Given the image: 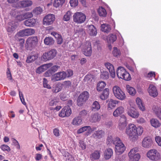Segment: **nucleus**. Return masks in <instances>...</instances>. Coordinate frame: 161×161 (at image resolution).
Segmentation results:
<instances>
[{"label":"nucleus","mask_w":161,"mask_h":161,"mask_svg":"<svg viewBox=\"0 0 161 161\" xmlns=\"http://www.w3.org/2000/svg\"><path fill=\"white\" fill-rule=\"evenodd\" d=\"M19 92V96L20 99V100L22 103L24 105H26V104L25 102V99L24 98L23 94L22 92L19 90V89H18Z\"/></svg>","instance_id":"nucleus-55"},{"label":"nucleus","mask_w":161,"mask_h":161,"mask_svg":"<svg viewBox=\"0 0 161 161\" xmlns=\"http://www.w3.org/2000/svg\"><path fill=\"white\" fill-rule=\"evenodd\" d=\"M113 92L114 96L117 99L123 100L125 98V93L118 86H115L113 87Z\"/></svg>","instance_id":"nucleus-4"},{"label":"nucleus","mask_w":161,"mask_h":161,"mask_svg":"<svg viewBox=\"0 0 161 161\" xmlns=\"http://www.w3.org/2000/svg\"><path fill=\"white\" fill-rule=\"evenodd\" d=\"M117 39L116 36L114 34H111L107 37V41L110 43H113Z\"/></svg>","instance_id":"nucleus-37"},{"label":"nucleus","mask_w":161,"mask_h":161,"mask_svg":"<svg viewBox=\"0 0 161 161\" xmlns=\"http://www.w3.org/2000/svg\"><path fill=\"white\" fill-rule=\"evenodd\" d=\"M16 19L17 20L20 21L24 20L25 19V18L24 14L17 15L16 16Z\"/></svg>","instance_id":"nucleus-58"},{"label":"nucleus","mask_w":161,"mask_h":161,"mask_svg":"<svg viewBox=\"0 0 161 161\" xmlns=\"http://www.w3.org/2000/svg\"><path fill=\"white\" fill-rule=\"evenodd\" d=\"M137 127L134 124H130L126 129L125 133L130 139L132 141H136L138 136H137Z\"/></svg>","instance_id":"nucleus-1"},{"label":"nucleus","mask_w":161,"mask_h":161,"mask_svg":"<svg viewBox=\"0 0 161 161\" xmlns=\"http://www.w3.org/2000/svg\"><path fill=\"white\" fill-rule=\"evenodd\" d=\"M44 43L46 45H52L53 44L54 41L51 37H47L44 39Z\"/></svg>","instance_id":"nucleus-41"},{"label":"nucleus","mask_w":161,"mask_h":161,"mask_svg":"<svg viewBox=\"0 0 161 161\" xmlns=\"http://www.w3.org/2000/svg\"><path fill=\"white\" fill-rule=\"evenodd\" d=\"M52 35L57 40L58 44H61L63 42V39L61 35L56 32H53L51 33Z\"/></svg>","instance_id":"nucleus-27"},{"label":"nucleus","mask_w":161,"mask_h":161,"mask_svg":"<svg viewBox=\"0 0 161 161\" xmlns=\"http://www.w3.org/2000/svg\"><path fill=\"white\" fill-rule=\"evenodd\" d=\"M65 0H55L53 6L56 8H57L61 6L64 2Z\"/></svg>","instance_id":"nucleus-47"},{"label":"nucleus","mask_w":161,"mask_h":161,"mask_svg":"<svg viewBox=\"0 0 161 161\" xmlns=\"http://www.w3.org/2000/svg\"><path fill=\"white\" fill-rule=\"evenodd\" d=\"M38 40L36 36H32L28 38L26 42L25 47L28 49L34 47L37 44Z\"/></svg>","instance_id":"nucleus-8"},{"label":"nucleus","mask_w":161,"mask_h":161,"mask_svg":"<svg viewBox=\"0 0 161 161\" xmlns=\"http://www.w3.org/2000/svg\"><path fill=\"white\" fill-rule=\"evenodd\" d=\"M83 54L86 56H90L92 53V48L91 42L86 41L82 46Z\"/></svg>","instance_id":"nucleus-9"},{"label":"nucleus","mask_w":161,"mask_h":161,"mask_svg":"<svg viewBox=\"0 0 161 161\" xmlns=\"http://www.w3.org/2000/svg\"><path fill=\"white\" fill-rule=\"evenodd\" d=\"M35 33V31L34 29L28 28L20 31L17 33L16 36H18L24 37L32 35Z\"/></svg>","instance_id":"nucleus-12"},{"label":"nucleus","mask_w":161,"mask_h":161,"mask_svg":"<svg viewBox=\"0 0 161 161\" xmlns=\"http://www.w3.org/2000/svg\"><path fill=\"white\" fill-rule=\"evenodd\" d=\"M32 4V2L30 0H24L20 2V5L22 7H30Z\"/></svg>","instance_id":"nucleus-39"},{"label":"nucleus","mask_w":161,"mask_h":161,"mask_svg":"<svg viewBox=\"0 0 161 161\" xmlns=\"http://www.w3.org/2000/svg\"><path fill=\"white\" fill-rule=\"evenodd\" d=\"M55 19V17L53 14H49L46 15L43 19V24L46 25H51Z\"/></svg>","instance_id":"nucleus-15"},{"label":"nucleus","mask_w":161,"mask_h":161,"mask_svg":"<svg viewBox=\"0 0 161 161\" xmlns=\"http://www.w3.org/2000/svg\"><path fill=\"white\" fill-rule=\"evenodd\" d=\"M105 66L109 70L111 76L114 78L115 76V73L113 65L110 63L107 62L105 64Z\"/></svg>","instance_id":"nucleus-18"},{"label":"nucleus","mask_w":161,"mask_h":161,"mask_svg":"<svg viewBox=\"0 0 161 161\" xmlns=\"http://www.w3.org/2000/svg\"><path fill=\"white\" fill-rule=\"evenodd\" d=\"M37 57L36 55H29L27 57L26 62L28 63L32 62L35 60Z\"/></svg>","instance_id":"nucleus-45"},{"label":"nucleus","mask_w":161,"mask_h":161,"mask_svg":"<svg viewBox=\"0 0 161 161\" xmlns=\"http://www.w3.org/2000/svg\"><path fill=\"white\" fill-rule=\"evenodd\" d=\"M62 89V87L60 84H57L53 85L52 91L54 93H58L60 92Z\"/></svg>","instance_id":"nucleus-40"},{"label":"nucleus","mask_w":161,"mask_h":161,"mask_svg":"<svg viewBox=\"0 0 161 161\" xmlns=\"http://www.w3.org/2000/svg\"><path fill=\"white\" fill-rule=\"evenodd\" d=\"M136 122L140 124H142L146 123V120L142 117H140L136 120Z\"/></svg>","instance_id":"nucleus-64"},{"label":"nucleus","mask_w":161,"mask_h":161,"mask_svg":"<svg viewBox=\"0 0 161 161\" xmlns=\"http://www.w3.org/2000/svg\"><path fill=\"white\" fill-rule=\"evenodd\" d=\"M89 97L88 92L84 91L81 93L77 99V104L79 106H82L87 100Z\"/></svg>","instance_id":"nucleus-7"},{"label":"nucleus","mask_w":161,"mask_h":161,"mask_svg":"<svg viewBox=\"0 0 161 161\" xmlns=\"http://www.w3.org/2000/svg\"><path fill=\"white\" fill-rule=\"evenodd\" d=\"M127 125V118L125 115H122L119 120L118 128L120 130H123L125 129Z\"/></svg>","instance_id":"nucleus-14"},{"label":"nucleus","mask_w":161,"mask_h":161,"mask_svg":"<svg viewBox=\"0 0 161 161\" xmlns=\"http://www.w3.org/2000/svg\"><path fill=\"white\" fill-rule=\"evenodd\" d=\"M116 73L117 76L119 78H121L127 81L131 79L130 74L123 67H119L117 70Z\"/></svg>","instance_id":"nucleus-2"},{"label":"nucleus","mask_w":161,"mask_h":161,"mask_svg":"<svg viewBox=\"0 0 161 161\" xmlns=\"http://www.w3.org/2000/svg\"><path fill=\"white\" fill-rule=\"evenodd\" d=\"M87 114V111L85 110H83L81 111L79 113V115L80 117H85Z\"/></svg>","instance_id":"nucleus-62"},{"label":"nucleus","mask_w":161,"mask_h":161,"mask_svg":"<svg viewBox=\"0 0 161 161\" xmlns=\"http://www.w3.org/2000/svg\"><path fill=\"white\" fill-rule=\"evenodd\" d=\"M124 111V108L122 106H120L117 108L114 112L113 115L115 117H118L119 115L122 114Z\"/></svg>","instance_id":"nucleus-28"},{"label":"nucleus","mask_w":161,"mask_h":161,"mask_svg":"<svg viewBox=\"0 0 161 161\" xmlns=\"http://www.w3.org/2000/svg\"><path fill=\"white\" fill-rule=\"evenodd\" d=\"M152 144V140L150 137H146L144 138L142 142V146L145 148L150 147Z\"/></svg>","instance_id":"nucleus-19"},{"label":"nucleus","mask_w":161,"mask_h":161,"mask_svg":"<svg viewBox=\"0 0 161 161\" xmlns=\"http://www.w3.org/2000/svg\"><path fill=\"white\" fill-rule=\"evenodd\" d=\"M47 53L50 59L51 60L56 56L57 54V51L55 49H53L47 52Z\"/></svg>","instance_id":"nucleus-43"},{"label":"nucleus","mask_w":161,"mask_h":161,"mask_svg":"<svg viewBox=\"0 0 161 161\" xmlns=\"http://www.w3.org/2000/svg\"><path fill=\"white\" fill-rule=\"evenodd\" d=\"M70 3L71 7H75L78 4V0H70Z\"/></svg>","instance_id":"nucleus-59"},{"label":"nucleus","mask_w":161,"mask_h":161,"mask_svg":"<svg viewBox=\"0 0 161 161\" xmlns=\"http://www.w3.org/2000/svg\"><path fill=\"white\" fill-rule=\"evenodd\" d=\"M72 124L73 125L75 126L80 125L82 124V119L78 117H75L73 120Z\"/></svg>","instance_id":"nucleus-36"},{"label":"nucleus","mask_w":161,"mask_h":161,"mask_svg":"<svg viewBox=\"0 0 161 161\" xmlns=\"http://www.w3.org/2000/svg\"><path fill=\"white\" fill-rule=\"evenodd\" d=\"M107 102L108 103V108L109 110L112 109L115 107L116 104L119 103L118 101L112 99H109L107 100Z\"/></svg>","instance_id":"nucleus-23"},{"label":"nucleus","mask_w":161,"mask_h":161,"mask_svg":"<svg viewBox=\"0 0 161 161\" xmlns=\"http://www.w3.org/2000/svg\"><path fill=\"white\" fill-rule=\"evenodd\" d=\"M59 102V99L57 97H53L49 100V105L50 106L56 105Z\"/></svg>","instance_id":"nucleus-33"},{"label":"nucleus","mask_w":161,"mask_h":161,"mask_svg":"<svg viewBox=\"0 0 161 161\" xmlns=\"http://www.w3.org/2000/svg\"><path fill=\"white\" fill-rule=\"evenodd\" d=\"M110 25L107 24H102L101 25V30L105 32L108 33L111 30Z\"/></svg>","instance_id":"nucleus-35"},{"label":"nucleus","mask_w":161,"mask_h":161,"mask_svg":"<svg viewBox=\"0 0 161 161\" xmlns=\"http://www.w3.org/2000/svg\"><path fill=\"white\" fill-rule=\"evenodd\" d=\"M101 117L100 115L97 113L92 114L90 118V121L92 123H95L100 120Z\"/></svg>","instance_id":"nucleus-25"},{"label":"nucleus","mask_w":161,"mask_h":161,"mask_svg":"<svg viewBox=\"0 0 161 161\" xmlns=\"http://www.w3.org/2000/svg\"><path fill=\"white\" fill-rule=\"evenodd\" d=\"M126 87L127 92L130 95L132 96H134L135 95L136 91L134 88L131 87L129 85H126Z\"/></svg>","instance_id":"nucleus-38"},{"label":"nucleus","mask_w":161,"mask_h":161,"mask_svg":"<svg viewBox=\"0 0 161 161\" xmlns=\"http://www.w3.org/2000/svg\"><path fill=\"white\" fill-rule=\"evenodd\" d=\"M104 132L102 130H100L95 131L92 136L95 139H100L104 136Z\"/></svg>","instance_id":"nucleus-24"},{"label":"nucleus","mask_w":161,"mask_h":161,"mask_svg":"<svg viewBox=\"0 0 161 161\" xmlns=\"http://www.w3.org/2000/svg\"><path fill=\"white\" fill-rule=\"evenodd\" d=\"M100 157V153L98 151H95L90 155V159L92 161L98 159Z\"/></svg>","instance_id":"nucleus-32"},{"label":"nucleus","mask_w":161,"mask_h":161,"mask_svg":"<svg viewBox=\"0 0 161 161\" xmlns=\"http://www.w3.org/2000/svg\"><path fill=\"white\" fill-rule=\"evenodd\" d=\"M76 33L81 36L84 35L85 34V32L84 30L82 28H80L76 31Z\"/></svg>","instance_id":"nucleus-61"},{"label":"nucleus","mask_w":161,"mask_h":161,"mask_svg":"<svg viewBox=\"0 0 161 161\" xmlns=\"http://www.w3.org/2000/svg\"><path fill=\"white\" fill-rule=\"evenodd\" d=\"M150 122L151 126L156 128L160 127L161 125V123L157 119L152 118Z\"/></svg>","instance_id":"nucleus-26"},{"label":"nucleus","mask_w":161,"mask_h":161,"mask_svg":"<svg viewBox=\"0 0 161 161\" xmlns=\"http://www.w3.org/2000/svg\"><path fill=\"white\" fill-rule=\"evenodd\" d=\"M88 33L91 36H95L97 34V31L96 28L92 25H88L86 26Z\"/></svg>","instance_id":"nucleus-20"},{"label":"nucleus","mask_w":161,"mask_h":161,"mask_svg":"<svg viewBox=\"0 0 161 161\" xmlns=\"http://www.w3.org/2000/svg\"><path fill=\"white\" fill-rule=\"evenodd\" d=\"M36 22V20L35 19H29L24 21V24L27 26L33 27L35 25Z\"/></svg>","instance_id":"nucleus-29"},{"label":"nucleus","mask_w":161,"mask_h":161,"mask_svg":"<svg viewBox=\"0 0 161 161\" xmlns=\"http://www.w3.org/2000/svg\"><path fill=\"white\" fill-rule=\"evenodd\" d=\"M112 54L114 56L118 57L121 54L120 51L116 47H114L112 52Z\"/></svg>","instance_id":"nucleus-51"},{"label":"nucleus","mask_w":161,"mask_h":161,"mask_svg":"<svg viewBox=\"0 0 161 161\" xmlns=\"http://www.w3.org/2000/svg\"><path fill=\"white\" fill-rule=\"evenodd\" d=\"M147 156L152 160H157L160 158V154L156 150L153 149L147 152Z\"/></svg>","instance_id":"nucleus-10"},{"label":"nucleus","mask_w":161,"mask_h":161,"mask_svg":"<svg viewBox=\"0 0 161 161\" xmlns=\"http://www.w3.org/2000/svg\"><path fill=\"white\" fill-rule=\"evenodd\" d=\"M92 131V130L91 129L90 126H86L79 129L77 131V133L78 134H80L86 131V135L88 136L90 134Z\"/></svg>","instance_id":"nucleus-21"},{"label":"nucleus","mask_w":161,"mask_h":161,"mask_svg":"<svg viewBox=\"0 0 161 161\" xmlns=\"http://www.w3.org/2000/svg\"><path fill=\"white\" fill-rule=\"evenodd\" d=\"M52 65V64L51 63H48L46 64H43L42 65V67L45 71L48 68H50Z\"/></svg>","instance_id":"nucleus-63"},{"label":"nucleus","mask_w":161,"mask_h":161,"mask_svg":"<svg viewBox=\"0 0 161 161\" xmlns=\"http://www.w3.org/2000/svg\"><path fill=\"white\" fill-rule=\"evenodd\" d=\"M71 16V13L70 11H67L64 14L63 19L65 21H68L70 19Z\"/></svg>","instance_id":"nucleus-50"},{"label":"nucleus","mask_w":161,"mask_h":161,"mask_svg":"<svg viewBox=\"0 0 161 161\" xmlns=\"http://www.w3.org/2000/svg\"><path fill=\"white\" fill-rule=\"evenodd\" d=\"M92 110H98L100 108V105L98 102L97 101H95L92 105Z\"/></svg>","instance_id":"nucleus-53"},{"label":"nucleus","mask_w":161,"mask_h":161,"mask_svg":"<svg viewBox=\"0 0 161 161\" xmlns=\"http://www.w3.org/2000/svg\"><path fill=\"white\" fill-rule=\"evenodd\" d=\"M43 85L44 87L45 88H47L48 89H51V87L48 84V81L47 80V79L44 78L43 79Z\"/></svg>","instance_id":"nucleus-57"},{"label":"nucleus","mask_w":161,"mask_h":161,"mask_svg":"<svg viewBox=\"0 0 161 161\" xmlns=\"http://www.w3.org/2000/svg\"><path fill=\"white\" fill-rule=\"evenodd\" d=\"M72 111L69 106H65L59 112L58 115L61 117L69 116L71 114Z\"/></svg>","instance_id":"nucleus-13"},{"label":"nucleus","mask_w":161,"mask_h":161,"mask_svg":"<svg viewBox=\"0 0 161 161\" xmlns=\"http://www.w3.org/2000/svg\"><path fill=\"white\" fill-rule=\"evenodd\" d=\"M152 110L153 113L155 114L161 111V107L159 105H154L153 106Z\"/></svg>","instance_id":"nucleus-42"},{"label":"nucleus","mask_w":161,"mask_h":161,"mask_svg":"<svg viewBox=\"0 0 161 161\" xmlns=\"http://www.w3.org/2000/svg\"><path fill=\"white\" fill-rule=\"evenodd\" d=\"M18 25L17 23L14 21H11L8 24L7 28V31L12 32L14 31Z\"/></svg>","instance_id":"nucleus-22"},{"label":"nucleus","mask_w":161,"mask_h":161,"mask_svg":"<svg viewBox=\"0 0 161 161\" xmlns=\"http://www.w3.org/2000/svg\"><path fill=\"white\" fill-rule=\"evenodd\" d=\"M7 78L8 80H11L12 81V77L9 69L8 68L7 69V71L6 72Z\"/></svg>","instance_id":"nucleus-60"},{"label":"nucleus","mask_w":161,"mask_h":161,"mask_svg":"<svg viewBox=\"0 0 161 161\" xmlns=\"http://www.w3.org/2000/svg\"><path fill=\"white\" fill-rule=\"evenodd\" d=\"M147 91L149 95L153 97H156L158 95V92L156 87L153 84L149 85Z\"/></svg>","instance_id":"nucleus-16"},{"label":"nucleus","mask_w":161,"mask_h":161,"mask_svg":"<svg viewBox=\"0 0 161 161\" xmlns=\"http://www.w3.org/2000/svg\"><path fill=\"white\" fill-rule=\"evenodd\" d=\"M138 151V148L135 147L132 149L128 153L129 161H138L141 156L139 153H136Z\"/></svg>","instance_id":"nucleus-6"},{"label":"nucleus","mask_w":161,"mask_h":161,"mask_svg":"<svg viewBox=\"0 0 161 161\" xmlns=\"http://www.w3.org/2000/svg\"><path fill=\"white\" fill-rule=\"evenodd\" d=\"M41 59L44 61H47L51 60L47 52L43 54L41 57Z\"/></svg>","instance_id":"nucleus-52"},{"label":"nucleus","mask_w":161,"mask_h":161,"mask_svg":"<svg viewBox=\"0 0 161 161\" xmlns=\"http://www.w3.org/2000/svg\"><path fill=\"white\" fill-rule=\"evenodd\" d=\"M109 94V89L106 88L104 90L100 96V98L102 100H105L108 97Z\"/></svg>","instance_id":"nucleus-34"},{"label":"nucleus","mask_w":161,"mask_h":161,"mask_svg":"<svg viewBox=\"0 0 161 161\" xmlns=\"http://www.w3.org/2000/svg\"><path fill=\"white\" fill-rule=\"evenodd\" d=\"M67 77V73L64 71L58 72L53 75L51 80L53 81L61 80L65 79Z\"/></svg>","instance_id":"nucleus-11"},{"label":"nucleus","mask_w":161,"mask_h":161,"mask_svg":"<svg viewBox=\"0 0 161 161\" xmlns=\"http://www.w3.org/2000/svg\"><path fill=\"white\" fill-rule=\"evenodd\" d=\"M117 138H119L118 137H116L113 138L111 136H108L107 138V144H109L111 143H113L114 144V141Z\"/></svg>","instance_id":"nucleus-54"},{"label":"nucleus","mask_w":161,"mask_h":161,"mask_svg":"<svg viewBox=\"0 0 161 161\" xmlns=\"http://www.w3.org/2000/svg\"><path fill=\"white\" fill-rule=\"evenodd\" d=\"M100 77L103 79H107L109 77V73L107 71H103L101 72Z\"/></svg>","instance_id":"nucleus-49"},{"label":"nucleus","mask_w":161,"mask_h":161,"mask_svg":"<svg viewBox=\"0 0 161 161\" xmlns=\"http://www.w3.org/2000/svg\"><path fill=\"white\" fill-rule=\"evenodd\" d=\"M127 113L130 116L134 119L137 118L139 115V112L133 108L128 109Z\"/></svg>","instance_id":"nucleus-17"},{"label":"nucleus","mask_w":161,"mask_h":161,"mask_svg":"<svg viewBox=\"0 0 161 161\" xmlns=\"http://www.w3.org/2000/svg\"><path fill=\"white\" fill-rule=\"evenodd\" d=\"M136 103L139 109L143 111L145 110V108L144 103L141 99L139 97H137L136 99Z\"/></svg>","instance_id":"nucleus-30"},{"label":"nucleus","mask_w":161,"mask_h":161,"mask_svg":"<svg viewBox=\"0 0 161 161\" xmlns=\"http://www.w3.org/2000/svg\"><path fill=\"white\" fill-rule=\"evenodd\" d=\"M42 8L40 7L35 8L33 11V13L34 15H37L41 14L42 12Z\"/></svg>","instance_id":"nucleus-48"},{"label":"nucleus","mask_w":161,"mask_h":161,"mask_svg":"<svg viewBox=\"0 0 161 161\" xmlns=\"http://www.w3.org/2000/svg\"><path fill=\"white\" fill-rule=\"evenodd\" d=\"M98 13L100 16L105 17L107 14V12L105 9L103 7H101L99 8Z\"/></svg>","instance_id":"nucleus-46"},{"label":"nucleus","mask_w":161,"mask_h":161,"mask_svg":"<svg viewBox=\"0 0 161 161\" xmlns=\"http://www.w3.org/2000/svg\"><path fill=\"white\" fill-rule=\"evenodd\" d=\"M104 157L106 159H109L113 154L112 150L110 148L106 149L104 152Z\"/></svg>","instance_id":"nucleus-31"},{"label":"nucleus","mask_w":161,"mask_h":161,"mask_svg":"<svg viewBox=\"0 0 161 161\" xmlns=\"http://www.w3.org/2000/svg\"><path fill=\"white\" fill-rule=\"evenodd\" d=\"M106 86V84L103 81L99 82L97 85V89L99 91H101Z\"/></svg>","instance_id":"nucleus-44"},{"label":"nucleus","mask_w":161,"mask_h":161,"mask_svg":"<svg viewBox=\"0 0 161 161\" xmlns=\"http://www.w3.org/2000/svg\"><path fill=\"white\" fill-rule=\"evenodd\" d=\"M136 132L137 136L141 135L143 132V128L141 126H139L137 128Z\"/></svg>","instance_id":"nucleus-56"},{"label":"nucleus","mask_w":161,"mask_h":161,"mask_svg":"<svg viewBox=\"0 0 161 161\" xmlns=\"http://www.w3.org/2000/svg\"><path fill=\"white\" fill-rule=\"evenodd\" d=\"M114 144L115 146V151L117 154H121L125 150V147L119 138L116 139L114 142Z\"/></svg>","instance_id":"nucleus-3"},{"label":"nucleus","mask_w":161,"mask_h":161,"mask_svg":"<svg viewBox=\"0 0 161 161\" xmlns=\"http://www.w3.org/2000/svg\"><path fill=\"white\" fill-rule=\"evenodd\" d=\"M73 18V21L78 24H80L84 23L86 19L85 14L80 12H76L74 13Z\"/></svg>","instance_id":"nucleus-5"}]
</instances>
